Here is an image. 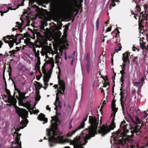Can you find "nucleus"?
Returning a JSON list of instances; mask_svg holds the SVG:
<instances>
[{
    "label": "nucleus",
    "instance_id": "f257e3e1",
    "mask_svg": "<svg viewBox=\"0 0 148 148\" xmlns=\"http://www.w3.org/2000/svg\"><path fill=\"white\" fill-rule=\"evenodd\" d=\"M98 122L95 116H89V123L90 126L84 130L79 136H77L71 141V144L73 145L74 148H84L82 145H85L88 142V140H90L91 138L94 137L97 134ZM63 148H70L67 146Z\"/></svg>",
    "mask_w": 148,
    "mask_h": 148
},
{
    "label": "nucleus",
    "instance_id": "f03ea898",
    "mask_svg": "<svg viewBox=\"0 0 148 148\" xmlns=\"http://www.w3.org/2000/svg\"><path fill=\"white\" fill-rule=\"evenodd\" d=\"M56 116H52L51 120V128L48 129H47V134L49 137L48 140L50 147L54 146L57 143H64L68 142L67 139H63V137L60 135L58 132V123L59 120L58 116L60 114V112L56 111Z\"/></svg>",
    "mask_w": 148,
    "mask_h": 148
},
{
    "label": "nucleus",
    "instance_id": "7ed1b4c3",
    "mask_svg": "<svg viewBox=\"0 0 148 148\" xmlns=\"http://www.w3.org/2000/svg\"><path fill=\"white\" fill-rule=\"evenodd\" d=\"M8 102L12 103L16 110V112L18 114L19 117H21L22 119L21 122L19 121L20 124L18 126L14 127V130L18 132L21 129H23L27 126L28 121L26 118L28 117V112L25 109L21 108L16 106L17 100L14 97L12 96L8 97ZM20 121L19 119V121Z\"/></svg>",
    "mask_w": 148,
    "mask_h": 148
},
{
    "label": "nucleus",
    "instance_id": "20e7f679",
    "mask_svg": "<svg viewBox=\"0 0 148 148\" xmlns=\"http://www.w3.org/2000/svg\"><path fill=\"white\" fill-rule=\"evenodd\" d=\"M127 124L126 123L125 121H123L121 122L120 126V129L121 130H122L123 132H121L120 130H118L114 133V135H115V138H114V140H116L119 144H121L125 143L126 141L129 140L128 136L127 135V133L129 132V130L127 129ZM130 136V135H129Z\"/></svg>",
    "mask_w": 148,
    "mask_h": 148
},
{
    "label": "nucleus",
    "instance_id": "39448f33",
    "mask_svg": "<svg viewBox=\"0 0 148 148\" xmlns=\"http://www.w3.org/2000/svg\"><path fill=\"white\" fill-rule=\"evenodd\" d=\"M113 118L112 120L110 125L108 126L103 124L102 126L100 127L99 130L98 131V133L101 134V136H104L106 135L110 132L111 130H113L116 127L115 123H114L115 120V116L114 115H113Z\"/></svg>",
    "mask_w": 148,
    "mask_h": 148
},
{
    "label": "nucleus",
    "instance_id": "423d86ee",
    "mask_svg": "<svg viewBox=\"0 0 148 148\" xmlns=\"http://www.w3.org/2000/svg\"><path fill=\"white\" fill-rule=\"evenodd\" d=\"M58 84L59 86L58 89V92L56 94V97L55 102L54 103V105H56L57 102L59 101V93L64 95V91L65 89V84L63 80L60 79V75H58Z\"/></svg>",
    "mask_w": 148,
    "mask_h": 148
},
{
    "label": "nucleus",
    "instance_id": "0eeeda50",
    "mask_svg": "<svg viewBox=\"0 0 148 148\" xmlns=\"http://www.w3.org/2000/svg\"><path fill=\"white\" fill-rule=\"evenodd\" d=\"M14 134H16L15 142H12V146L11 148H22L21 143L20 140V136L21 134L20 133L18 134L17 132H15Z\"/></svg>",
    "mask_w": 148,
    "mask_h": 148
},
{
    "label": "nucleus",
    "instance_id": "6e6552de",
    "mask_svg": "<svg viewBox=\"0 0 148 148\" xmlns=\"http://www.w3.org/2000/svg\"><path fill=\"white\" fill-rule=\"evenodd\" d=\"M15 38L14 40H7L6 39V37H3V40L6 43H8L10 48H11L13 47L14 43L16 42L18 39H21V38L23 37L22 35L21 34H17L15 36Z\"/></svg>",
    "mask_w": 148,
    "mask_h": 148
},
{
    "label": "nucleus",
    "instance_id": "1a4fd4ad",
    "mask_svg": "<svg viewBox=\"0 0 148 148\" xmlns=\"http://www.w3.org/2000/svg\"><path fill=\"white\" fill-rule=\"evenodd\" d=\"M130 128L131 130L130 132L132 134L130 135V137L133 138L134 137L133 134L135 133H138L140 129V127L139 125H136L134 127H133L130 124Z\"/></svg>",
    "mask_w": 148,
    "mask_h": 148
},
{
    "label": "nucleus",
    "instance_id": "9d476101",
    "mask_svg": "<svg viewBox=\"0 0 148 148\" xmlns=\"http://www.w3.org/2000/svg\"><path fill=\"white\" fill-rule=\"evenodd\" d=\"M129 53H124L123 54L122 60L123 61V63L122 64V66L121 67V68H125L126 64H127V62L129 63Z\"/></svg>",
    "mask_w": 148,
    "mask_h": 148
},
{
    "label": "nucleus",
    "instance_id": "9b49d317",
    "mask_svg": "<svg viewBox=\"0 0 148 148\" xmlns=\"http://www.w3.org/2000/svg\"><path fill=\"white\" fill-rule=\"evenodd\" d=\"M85 123L83 122H82L81 123L79 126L77 127L75 130L74 131H73L72 132H69L67 134V136L69 137H71L72 135L75 134L77 130L79 129L83 128L84 127Z\"/></svg>",
    "mask_w": 148,
    "mask_h": 148
},
{
    "label": "nucleus",
    "instance_id": "f8f14e48",
    "mask_svg": "<svg viewBox=\"0 0 148 148\" xmlns=\"http://www.w3.org/2000/svg\"><path fill=\"white\" fill-rule=\"evenodd\" d=\"M70 11L69 15L70 17H73L74 12L77 10V9L74 7L72 2H71L69 8Z\"/></svg>",
    "mask_w": 148,
    "mask_h": 148
},
{
    "label": "nucleus",
    "instance_id": "ddd939ff",
    "mask_svg": "<svg viewBox=\"0 0 148 148\" xmlns=\"http://www.w3.org/2000/svg\"><path fill=\"white\" fill-rule=\"evenodd\" d=\"M54 7L53 9V13L56 16H60L63 13V10L62 8H59L58 9H56L54 5H53Z\"/></svg>",
    "mask_w": 148,
    "mask_h": 148
},
{
    "label": "nucleus",
    "instance_id": "4468645a",
    "mask_svg": "<svg viewBox=\"0 0 148 148\" xmlns=\"http://www.w3.org/2000/svg\"><path fill=\"white\" fill-rule=\"evenodd\" d=\"M37 118L40 121H44L45 123L47 122V119L45 117V115L42 113H40L38 115Z\"/></svg>",
    "mask_w": 148,
    "mask_h": 148
},
{
    "label": "nucleus",
    "instance_id": "2eb2a0df",
    "mask_svg": "<svg viewBox=\"0 0 148 148\" xmlns=\"http://www.w3.org/2000/svg\"><path fill=\"white\" fill-rule=\"evenodd\" d=\"M26 94V93L25 92H21L19 95L21 99V100L18 99V101L19 103L20 102L23 103V100L26 99L27 97H25V95ZM16 97L18 99H19V97L18 96H16Z\"/></svg>",
    "mask_w": 148,
    "mask_h": 148
},
{
    "label": "nucleus",
    "instance_id": "dca6fc26",
    "mask_svg": "<svg viewBox=\"0 0 148 148\" xmlns=\"http://www.w3.org/2000/svg\"><path fill=\"white\" fill-rule=\"evenodd\" d=\"M30 39L29 38H27V40H25L24 42L27 45H28V46L29 47L32 48L34 46L33 43L30 41Z\"/></svg>",
    "mask_w": 148,
    "mask_h": 148
},
{
    "label": "nucleus",
    "instance_id": "f3484780",
    "mask_svg": "<svg viewBox=\"0 0 148 148\" xmlns=\"http://www.w3.org/2000/svg\"><path fill=\"white\" fill-rule=\"evenodd\" d=\"M111 108L112 111L113 112L112 113L111 116H112L113 115H114V116H115L116 113L118 111V108H116V106H115V105L111 106Z\"/></svg>",
    "mask_w": 148,
    "mask_h": 148
},
{
    "label": "nucleus",
    "instance_id": "a211bd4d",
    "mask_svg": "<svg viewBox=\"0 0 148 148\" xmlns=\"http://www.w3.org/2000/svg\"><path fill=\"white\" fill-rule=\"evenodd\" d=\"M116 43L117 45H116V46L119 47V48L117 49H114V52H113L112 53H113V52H115H115L118 53V51H120L121 50L122 47L121 46V43H117V41L116 40V41L115 42Z\"/></svg>",
    "mask_w": 148,
    "mask_h": 148
},
{
    "label": "nucleus",
    "instance_id": "6ab92c4d",
    "mask_svg": "<svg viewBox=\"0 0 148 148\" xmlns=\"http://www.w3.org/2000/svg\"><path fill=\"white\" fill-rule=\"evenodd\" d=\"M124 97L123 96H121L120 101L122 107V110L123 112L124 111V106L123 103L125 102V100L124 101H123Z\"/></svg>",
    "mask_w": 148,
    "mask_h": 148
},
{
    "label": "nucleus",
    "instance_id": "aec40b11",
    "mask_svg": "<svg viewBox=\"0 0 148 148\" xmlns=\"http://www.w3.org/2000/svg\"><path fill=\"white\" fill-rule=\"evenodd\" d=\"M23 2L21 3V4L20 5H18V4L17 6V7L16 8H12L11 7H9V9H10V10H15L17 8H18L20 6H23L24 5V2L25 1V0H22Z\"/></svg>",
    "mask_w": 148,
    "mask_h": 148
},
{
    "label": "nucleus",
    "instance_id": "412c9836",
    "mask_svg": "<svg viewBox=\"0 0 148 148\" xmlns=\"http://www.w3.org/2000/svg\"><path fill=\"white\" fill-rule=\"evenodd\" d=\"M86 68L87 73H89L91 69V65L90 63H86Z\"/></svg>",
    "mask_w": 148,
    "mask_h": 148
},
{
    "label": "nucleus",
    "instance_id": "4be33fe9",
    "mask_svg": "<svg viewBox=\"0 0 148 148\" xmlns=\"http://www.w3.org/2000/svg\"><path fill=\"white\" fill-rule=\"evenodd\" d=\"M5 91L6 93L8 95V97H12V96L11 95L10 92L9 90L7 88V84H6L5 85Z\"/></svg>",
    "mask_w": 148,
    "mask_h": 148
},
{
    "label": "nucleus",
    "instance_id": "5701e85b",
    "mask_svg": "<svg viewBox=\"0 0 148 148\" xmlns=\"http://www.w3.org/2000/svg\"><path fill=\"white\" fill-rule=\"evenodd\" d=\"M145 43H146L145 42L142 43L141 42H140V48L143 50L144 49L147 50V48L145 46Z\"/></svg>",
    "mask_w": 148,
    "mask_h": 148
},
{
    "label": "nucleus",
    "instance_id": "b1692460",
    "mask_svg": "<svg viewBox=\"0 0 148 148\" xmlns=\"http://www.w3.org/2000/svg\"><path fill=\"white\" fill-rule=\"evenodd\" d=\"M51 75L48 73L44 75L43 77V80H48L49 81V79H50Z\"/></svg>",
    "mask_w": 148,
    "mask_h": 148
},
{
    "label": "nucleus",
    "instance_id": "393cba45",
    "mask_svg": "<svg viewBox=\"0 0 148 148\" xmlns=\"http://www.w3.org/2000/svg\"><path fill=\"white\" fill-rule=\"evenodd\" d=\"M12 82L14 84V88L15 90V91H17L19 95L22 92H21V91L19 89H18L16 87V84L14 82V81L12 79H11Z\"/></svg>",
    "mask_w": 148,
    "mask_h": 148
},
{
    "label": "nucleus",
    "instance_id": "a878e982",
    "mask_svg": "<svg viewBox=\"0 0 148 148\" xmlns=\"http://www.w3.org/2000/svg\"><path fill=\"white\" fill-rule=\"evenodd\" d=\"M34 108H31L30 109L33 112V113H32V111H29L30 113V114H36L39 112V110L38 109L35 110H34Z\"/></svg>",
    "mask_w": 148,
    "mask_h": 148
},
{
    "label": "nucleus",
    "instance_id": "bb28decb",
    "mask_svg": "<svg viewBox=\"0 0 148 148\" xmlns=\"http://www.w3.org/2000/svg\"><path fill=\"white\" fill-rule=\"evenodd\" d=\"M4 37H6V39L7 38L8 40L10 39H12L13 40H14V39L15 38H14V35H12L11 36L9 35H8L6 36H5Z\"/></svg>",
    "mask_w": 148,
    "mask_h": 148
},
{
    "label": "nucleus",
    "instance_id": "cd10ccee",
    "mask_svg": "<svg viewBox=\"0 0 148 148\" xmlns=\"http://www.w3.org/2000/svg\"><path fill=\"white\" fill-rule=\"evenodd\" d=\"M115 0H111L110 6V9H111V6L114 7L116 5V3L115 2Z\"/></svg>",
    "mask_w": 148,
    "mask_h": 148
},
{
    "label": "nucleus",
    "instance_id": "c85d7f7f",
    "mask_svg": "<svg viewBox=\"0 0 148 148\" xmlns=\"http://www.w3.org/2000/svg\"><path fill=\"white\" fill-rule=\"evenodd\" d=\"M86 63H90V54L87 53L86 56Z\"/></svg>",
    "mask_w": 148,
    "mask_h": 148
},
{
    "label": "nucleus",
    "instance_id": "c756f323",
    "mask_svg": "<svg viewBox=\"0 0 148 148\" xmlns=\"http://www.w3.org/2000/svg\"><path fill=\"white\" fill-rule=\"evenodd\" d=\"M35 82L37 85L38 88H39L38 89V90L40 89L41 88H42L43 87L42 85L40 82L37 81H35Z\"/></svg>",
    "mask_w": 148,
    "mask_h": 148
},
{
    "label": "nucleus",
    "instance_id": "7c9ffc66",
    "mask_svg": "<svg viewBox=\"0 0 148 148\" xmlns=\"http://www.w3.org/2000/svg\"><path fill=\"white\" fill-rule=\"evenodd\" d=\"M42 71L43 73L44 74V75H45L48 73H47V70L45 69V66L43 65L42 66Z\"/></svg>",
    "mask_w": 148,
    "mask_h": 148
},
{
    "label": "nucleus",
    "instance_id": "2f4dec72",
    "mask_svg": "<svg viewBox=\"0 0 148 148\" xmlns=\"http://www.w3.org/2000/svg\"><path fill=\"white\" fill-rule=\"evenodd\" d=\"M4 70H3V79L4 81L5 82V85L6 84V80H5V69H6V65H5H5H4Z\"/></svg>",
    "mask_w": 148,
    "mask_h": 148
},
{
    "label": "nucleus",
    "instance_id": "473e14b6",
    "mask_svg": "<svg viewBox=\"0 0 148 148\" xmlns=\"http://www.w3.org/2000/svg\"><path fill=\"white\" fill-rule=\"evenodd\" d=\"M62 26V24L61 22H60L58 26L56 27V29L57 30H59L61 29Z\"/></svg>",
    "mask_w": 148,
    "mask_h": 148
},
{
    "label": "nucleus",
    "instance_id": "72a5a7b5",
    "mask_svg": "<svg viewBox=\"0 0 148 148\" xmlns=\"http://www.w3.org/2000/svg\"><path fill=\"white\" fill-rule=\"evenodd\" d=\"M104 80V83L108 85H109V86L110 84L109 83L108 81V77L107 75H106L105 76V79Z\"/></svg>",
    "mask_w": 148,
    "mask_h": 148
},
{
    "label": "nucleus",
    "instance_id": "f704fd0d",
    "mask_svg": "<svg viewBox=\"0 0 148 148\" xmlns=\"http://www.w3.org/2000/svg\"><path fill=\"white\" fill-rule=\"evenodd\" d=\"M45 31V27L44 25H42L40 27V31L42 32H43Z\"/></svg>",
    "mask_w": 148,
    "mask_h": 148
},
{
    "label": "nucleus",
    "instance_id": "c9c22d12",
    "mask_svg": "<svg viewBox=\"0 0 148 148\" xmlns=\"http://www.w3.org/2000/svg\"><path fill=\"white\" fill-rule=\"evenodd\" d=\"M35 69L36 71H39L40 74H41L40 71V66H35Z\"/></svg>",
    "mask_w": 148,
    "mask_h": 148
},
{
    "label": "nucleus",
    "instance_id": "e433bc0d",
    "mask_svg": "<svg viewBox=\"0 0 148 148\" xmlns=\"http://www.w3.org/2000/svg\"><path fill=\"white\" fill-rule=\"evenodd\" d=\"M136 10L139 12H140L141 11V9L140 6L138 5H137L136 8Z\"/></svg>",
    "mask_w": 148,
    "mask_h": 148
},
{
    "label": "nucleus",
    "instance_id": "4c0bfd02",
    "mask_svg": "<svg viewBox=\"0 0 148 148\" xmlns=\"http://www.w3.org/2000/svg\"><path fill=\"white\" fill-rule=\"evenodd\" d=\"M17 51H16L15 50H13L12 51H10L9 52V53H10V54H11L12 55V54H15L16 53V52Z\"/></svg>",
    "mask_w": 148,
    "mask_h": 148
},
{
    "label": "nucleus",
    "instance_id": "58836bf2",
    "mask_svg": "<svg viewBox=\"0 0 148 148\" xmlns=\"http://www.w3.org/2000/svg\"><path fill=\"white\" fill-rule=\"evenodd\" d=\"M16 5V4L15 3H11V4H8V5L9 6H9L8 8H9V7H11L12 8H12H14V7L15 5Z\"/></svg>",
    "mask_w": 148,
    "mask_h": 148
},
{
    "label": "nucleus",
    "instance_id": "ea45409f",
    "mask_svg": "<svg viewBox=\"0 0 148 148\" xmlns=\"http://www.w3.org/2000/svg\"><path fill=\"white\" fill-rule=\"evenodd\" d=\"M10 9H9V8H8V10L6 11H4L3 12L2 11H0V12L1 13V16H2L3 15L4 13H6L8 11H9Z\"/></svg>",
    "mask_w": 148,
    "mask_h": 148
},
{
    "label": "nucleus",
    "instance_id": "a19ab883",
    "mask_svg": "<svg viewBox=\"0 0 148 148\" xmlns=\"http://www.w3.org/2000/svg\"><path fill=\"white\" fill-rule=\"evenodd\" d=\"M115 54V52H113V53H112L111 54V56H112V58H111V63L112 65H113V57L114 56V55Z\"/></svg>",
    "mask_w": 148,
    "mask_h": 148
},
{
    "label": "nucleus",
    "instance_id": "79ce46f5",
    "mask_svg": "<svg viewBox=\"0 0 148 148\" xmlns=\"http://www.w3.org/2000/svg\"><path fill=\"white\" fill-rule=\"evenodd\" d=\"M37 3L39 5H41L42 4V1L41 0H36Z\"/></svg>",
    "mask_w": 148,
    "mask_h": 148
},
{
    "label": "nucleus",
    "instance_id": "37998d69",
    "mask_svg": "<svg viewBox=\"0 0 148 148\" xmlns=\"http://www.w3.org/2000/svg\"><path fill=\"white\" fill-rule=\"evenodd\" d=\"M135 119L137 121V122H138V123L140 124L141 123V121H140L139 118L138 117H135Z\"/></svg>",
    "mask_w": 148,
    "mask_h": 148
},
{
    "label": "nucleus",
    "instance_id": "c03bdc74",
    "mask_svg": "<svg viewBox=\"0 0 148 148\" xmlns=\"http://www.w3.org/2000/svg\"><path fill=\"white\" fill-rule=\"evenodd\" d=\"M43 81L44 83L45 86H48V84L47 83L49 82L48 80H43Z\"/></svg>",
    "mask_w": 148,
    "mask_h": 148
},
{
    "label": "nucleus",
    "instance_id": "a18cd8bd",
    "mask_svg": "<svg viewBox=\"0 0 148 148\" xmlns=\"http://www.w3.org/2000/svg\"><path fill=\"white\" fill-rule=\"evenodd\" d=\"M96 23V28H97V29L98 30V29L99 26V18H98L97 19V21Z\"/></svg>",
    "mask_w": 148,
    "mask_h": 148
},
{
    "label": "nucleus",
    "instance_id": "49530a36",
    "mask_svg": "<svg viewBox=\"0 0 148 148\" xmlns=\"http://www.w3.org/2000/svg\"><path fill=\"white\" fill-rule=\"evenodd\" d=\"M34 54L35 57H37L39 56V55H40L39 51V50H38L36 52L34 53Z\"/></svg>",
    "mask_w": 148,
    "mask_h": 148
},
{
    "label": "nucleus",
    "instance_id": "de8ad7c7",
    "mask_svg": "<svg viewBox=\"0 0 148 148\" xmlns=\"http://www.w3.org/2000/svg\"><path fill=\"white\" fill-rule=\"evenodd\" d=\"M116 101V100L114 99V98L112 101L111 106H113L114 105H115V106H116V104H115Z\"/></svg>",
    "mask_w": 148,
    "mask_h": 148
},
{
    "label": "nucleus",
    "instance_id": "09e8293b",
    "mask_svg": "<svg viewBox=\"0 0 148 148\" xmlns=\"http://www.w3.org/2000/svg\"><path fill=\"white\" fill-rule=\"evenodd\" d=\"M45 52L46 53V54H45V57H46V58H49L48 56V54H47V53L49 52V51L47 50V49H45Z\"/></svg>",
    "mask_w": 148,
    "mask_h": 148
},
{
    "label": "nucleus",
    "instance_id": "8fccbe9b",
    "mask_svg": "<svg viewBox=\"0 0 148 148\" xmlns=\"http://www.w3.org/2000/svg\"><path fill=\"white\" fill-rule=\"evenodd\" d=\"M21 34L22 35V36H23V35L22 34ZM28 35H29V34L27 32H26V33H24L23 34V37H22L21 38V39H22V38H23V37H27ZM20 40H21V39H20Z\"/></svg>",
    "mask_w": 148,
    "mask_h": 148
},
{
    "label": "nucleus",
    "instance_id": "3c124183",
    "mask_svg": "<svg viewBox=\"0 0 148 148\" xmlns=\"http://www.w3.org/2000/svg\"><path fill=\"white\" fill-rule=\"evenodd\" d=\"M56 33H57V34L58 36L60 37L62 34V33H61V32L60 31L58 30V31L56 32Z\"/></svg>",
    "mask_w": 148,
    "mask_h": 148
},
{
    "label": "nucleus",
    "instance_id": "603ef678",
    "mask_svg": "<svg viewBox=\"0 0 148 148\" xmlns=\"http://www.w3.org/2000/svg\"><path fill=\"white\" fill-rule=\"evenodd\" d=\"M118 27H117L116 28V29H115V30H114V31H113V32L112 33V34L113 33H114V32L116 31H117V34H119V33H120V32L119 31L118 29Z\"/></svg>",
    "mask_w": 148,
    "mask_h": 148
},
{
    "label": "nucleus",
    "instance_id": "864d4df0",
    "mask_svg": "<svg viewBox=\"0 0 148 148\" xmlns=\"http://www.w3.org/2000/svg\"><path fill=\"white\" fill-rule=\"evenodd\" d=\"M40 98V96L39 95L38 96H37L35 98V99L36 101H39Z\"/></svg>",
    "mask_w": 148,
    "mask_h": 148
},
{
    "label": "nucleus",
    "instance_id": "5fc2aeb1",
    "mask_svg": "<svg viewBox=\"0 0 148 148\" xmlns=\"http://www.w3.org/2000/svg\"><path fill=\"white\" fill-rule=\"evenodd\" d=\"M88 116V115H87L86 116V117L83 119V120L82 122H83L84 123H85V122L87 120Z\"/></svg>",
    "mask_w": 148,
    "mask_h": 148
},
{
    "label": "nucleus",
    "instance_id": "6e6d98bb",
    "mask_svg": "<svg viewBox=\"0 0 148 148\" xmlns=\"http://www.w3.org/2000/svg\"><path fill=\"white\" fill-rule=\"evenodd\" d=\"M61 103V102L60 101H59V102H58V105L57 106H58V107L60 109L61 107V105L60 104Z\"/></svg>",
    "mask_w": 148,
    "mask_h": 148
},
{
    "label": "nucleus",
    "instance_id": "4d7b16f0",
    "mask_svg": "<svg viewBox=\"0 0 148 148\" xmlns=\"http://www.w3.org/2000/svg\"><path fill=\"white\" fill-rule=\"evenodd\" d=\"M21 27H22V25H21L20 27H18V26H17V25H16L15 26L16 27H18V28L19 30V31L21 32H22V29L21 28Z\"/></svg>",
    "mask_w": 148,
    "mask_h": 148
},
{
    "label": "nucleus",
    "instance_id": "13d9d810",
    "mask_svg": "<svg viewBox=\"0 0 148 148\" xmlns=\"http://www.w3.org/2000/svg\"><path fill=\"white\" fill-rule=\"evenodd\" d=\"M112 29V26H110V27H108L106 29V31L107 32H110L111 30Z\"/></svg>",
    "mask_w": 148,
    "mask_h": 148
},
{
    "label": "nucleus",
    "instance_id": "bf43d9fd",
    "mask_svg": "<svg viewBox=\"0 0 148 148\" xmlns=\"http://www.w3.org/2000/svg\"><path fill=\"white\" fill-rule=\"evenodd\" d=\"M124 77V76H121V78L120 79L121 81L123 83L124 82V80L123 78Z\"/></svg>",
    "mask_w": 148,
    "mask_h": 148
},
{
    "label": "nucleus",
    "instance_id": "052dcab7",
    "mask_svg": "<svg viewBox=\"0 0 148 148\" xmlns=\"http://www.w3.org/2000/svg\"><path fill=\"white\" fill-rule=\"evenodd\" d=\"M68 26H69V25H67L66 26V27L65 28V31H64V33H66L68 29H69Z\"/></svg>",
    "mask_w": 148,
    "mask_h": 148
},
{
    "label": "nucleus",
    "instance_id": "680f3d73",
    "mask_svg": "<svg viewBox=\"0 0 148 148\" xmlns=\"http://www.w3.org/2000/svg\"><path fill=\"white\" fill-rule=\"evenodd\" d=\"M120 73L121 75V76H124V75L125 74V72L124 71H120Z\"/></svg>",
    "mask_w": 148,
    "mask_h": 148
},
{
    "label": "nucleus",
    "instance_id": "e2e57ef3",
    "mask_svg": "<svg viewBox=\"0 0 148 148\" xmlns=\"http://www.w3.org/2000/svg\"><path fill=\"white\" fill-rule=\"evenodd\" d=\"M40 62H37V63H36V66H40Z\"/></svg>",
    "mask_w": 148,
    "mask_h": 148
},
{
    "label": "nucleus",
    "instance_id": "0e129e2a",
    "mask_svg": "<svg viewBox=\"0 0 148 148\" xmlns=\"http://www.w3.org/2000/svg\"><path fill=\"white\" fill-rule=\"evenodd\" d=\"M146 57V55L144 54H143V55L142 58H143V59L144 61L145 60V58Z\"/></svg>",
    "mask_w": 148,
    "mask_h": 148
},
{
    "label": "nucleus",
    "instance_id": "69168bd1",
    "mask_svg": "<svg viewBox=\"0 0 148 148\" xmlns=\"http://www.w3.org/2000/svg\"><path fill=\"white\" fill-rule=\"evenodd\" d=\"M55 58L57 60H59L60 57L58 55H56V56Z\"/></svg>",
    "mask_w": 148,
    "mask_h": 148
},
{
    "label": "nucleus",
    "instance_id": "338daca9",
    "mask_svg": "<svg viewBox=\"0 0 148 148\" xmlns=\"http://www.w3.org/2000/svg\"><path fill=\"white\" fill-rule=\"evenodd\" d=\"M32 50H33V51L34 52V53L36 52V49H35V47L34 46L33 47Z\"/></svg>",
    "mask_w": 148,
    "mask_h": 148
},
{
    "label": "nucleus",
    "instance_id": "774afa93",
    "mask_svg": "<svg viewBox=\"0 0 148 148\" xmlns=\"http://www.w3.org/2000/svg\"><path fill=\"white\" fill-rule=\"evenodd\" d=\"M137 58H138V57H135L134 59V62H137Z\"/></svg>",
    "mask_w": 148,
    "mask_h": 148
}]
</instances>
